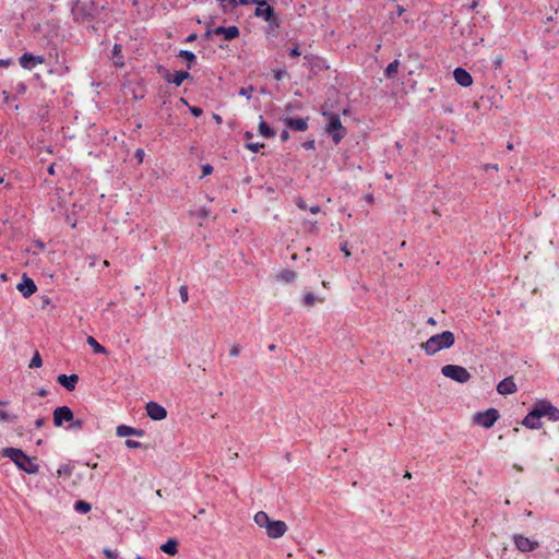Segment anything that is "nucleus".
Returning <instances> with one entry per match:
<instances>
[{"mask_svg":"<svg viewBox=\"0 0 559 559\" xmlns=\"http://www.w3.org/2000/svg\"><path fill=\"white\" fill-rule=\"evenodd\" d=\"M325 300V295L321 293L307 292L304 295L302 302L306 307H313L316 302H323Z\"/></svg>","mask_w":559,"mask_h":559,"instance_id":"24","label":"nucleus"},{"mask_svg":"<svg viewBox=\"0 0 559 559\" xmlns=\"http://www.w3.org/2000/svg\"><path fill=\"white\" fill-rule=\"evenodd\" d=\"M55 50V62L56 64H60L61 67V71L58 72L59 75H63L66 73H69L70 72V67H68L66 64V60H64V57H62V61H60V56H59V52L57 50V48L53 49Z\"/></svg>","mask_w":559,"mask_h":559,"instance_id":"35","label":"nucleus"},{"mask_svg":"<svg viewBox=\"0 0 559 559\" xmlns=\"http://www.w3.org/2000/svg\"><path fill=\"white\" fill-rule=\"evenodd\" d=\"M111 60H112V64L118 68V69H121L124 67L126 62H124V57H123V53H122V45L121 44H118V43H115L112 48H111Z\"/></svg>","mask_w":559,"mask_h":559,"instance_id":"20","label":"nucleus"},{"mask_svg":"<svg viewBox=\"0 0 559 559\" xmlns=\"http://www.w3.org/2000/svg\"><path fill=\"white\" fill-rule=\"evenodd\" d=\"M126 445L129 448V449H138V448H141V442L139 441H135V440H131V439H127L126 440Z\"/></svg>","mask_w":559,"mask_h":559,"instance_id":"60","label":"nucleus"},{"mask_svg":"<svg viewBox=\"0 0 559 559\" xmlns=\"http://www.w3.org/2000/svg\"><path fill=\"white\" fill-rule=\"evenodd\" d=\"M502 62H503V58L501 56H497L492 61V66L497 70L502 66Z\"/></svg>","mask_w":559,"mask_h":559,"instance_id":"61","label":"nucleus"},{"mask_svg":"<svg viewBox=\"0 0 559 559\" xmlns=\"http://www.w3.org/2000/svg\"><path fill=\"white\" fill-rule=\"evenodd\" d=\"M144 156H145V152H144L143 148L139 147V148L135 150L134 157L136 158L138 164H142L143 163Z\"/></svg>","mask_w":559,"mask_h":559,"instance_id":"54","label":"nucleus"},{"mask_svg":"<svg viewBox=\"0 0 559 559\" xmlns=\"http://www.w3.org/2000/svg\"><path fill=\"white\" fill-rule=\"evenodd\" d=\"M497 391L501 395H509L518 391V386L513 380V377H507L501 380L497 385Z\"/></svg>","mask_w":559,"mask_h":559,"instance_id":"18","label":"nucleus"},{"mask_svg":"<svg viewBox=\"0 0 559 559\" xmlns=\"http://www.w3.org/2000/svg\"><path fill=\"white\" fill-rule=\"evenodd\" d=\"M188 109L189 112L195 118H199L203 115V109L199 106L188 105Z\"/></svg>","mask_w":559,"mask_h":559,"instance_id":"46","label":"nucleus"},{"mask_svg":"<svg viewBox=\"0 0 559 559\" xmlns=\"http://www.w3.org/2000/svg\"><path fill=\"white\" fill-rule=\"evenodd\" d=\"M14 64L13 58H2L0 59V68H8L10 66Z\"/></svg>","mask_w":559,"mask_h":559,"instance_id":"58","label":"nucleus"},{"mask_svg":"<svg viewBox=\"0 0 559 559\" xmlns=\"http://www.w3.org/2000/svg\"><path fill=\"white\" fill-rule=\"evenodd\" d=\"M177 58L186 62L187 70L189 71L197 63V55L191 50H179L176 55Z\"/></svg>","mask_w":559,"mask_h":559,"instance_id":"25","label":"nucleus"},{"mask_svg":"<svg viewBox=\"0 0 559 559\" xmlns=\"http://www.w3.org/2000/svg\"><path fill=\"white\" fill-rule=\"evenodd\" d=\"M441 373L457 383H466L471 380L472 376L468 370L459 365H445L441 368Z\"/></svg>","mask_w":559,"mask_h":559,"instance_id":"6","label":"nucleus"},{"mask_svg":"<svg viewBox=\"0 0 559 559\" xmlns=\"http://www.w3.org/2000/svg\"><path fill=\"white\" fill-rule=\"evenodd\" d=\"M302 225L305 230L309 234L316 235L319 233V226L317 221L307 219L302 223Z\"/></svg>","mask_w":559,"mask_h":559,"instance_id":"36","label":"nucleus"},{"mask_svg":"<svg viewBox=\"0 0 559 559\" xmlns=\"http://www.w3.org/2000/svg\"><path fill=\"white\" fill-rule=\"evenodd\" d=\"M404 12H405V8L401 4H397L395 12H392L390 14V20L393 21L395 17H400Z\"/></svg>","mask_w":559,"mask_h":559,"instance_id":"50","label":"nucleus"},{"mask_svg":"<svg viewBox=\"0 0 559 559\" xmlns=\"http://www.w3.org/2000/svg\"><path fill=\"white\" fill-rule=\"evenodd\" d=\"M86 343L93 348L95 354H107V349L100 345L93 336H88Z\"/></svg>","mask_w":559,"mask_h":559,"instance_id":"34","label":"nucleus"},{"mask_svg":"<svg viewBox=\"0 0 559 559\" xmlns=\"http://www.w3.org/2000/svg\"><path fill=\"white\" fill-rule=\"evenodd\" d=\"M45 62V57L40 55H35L31 51H25L22 56L19 58L20 66L25 70H33L38 64H41Z\"/></svg>","mask_w":559,"mask_h":559,"instance_id":"11","label":"nucleus"},{"mask_svg":"<svg viewBox=\"0 0 559 559\" xmlns=\"http://www.w3.org/2000/svg\"><path fill=\"white\" fill-rule=\"evenodd\" d=\"M285 127L294 132H305L309 128V117H283Z\"/></svg>","mask_w":559,"mask_h":559,"instance_id":"9","label":"nucleus"},{"mask_svg":"<svg viewBox=\"0 0 559 559\" xmlns=\"http://www.w3.org/2000/svg\"><path fill=\"white\" fill-rule=\"evenodd\" d=\"M321 115L326 118L324 126L325 133L331 136V140L335 145H338L348 133L347 129L341 121L340 115L324 109L321 110Z\"/></svg>","mask_w":559,"mask_h":559,"instance_id":"2","label":"nucleus"},{"mask_svg":"<svg viewBox=\"0 0 559 559\" xmlns=\"http://www.w3.org/2000/svg\"><path fill=\"white\" fill-rule=\"evenodd\" d=\"M522 425L530 429H539L542 427L540 418L535 407L524 417Z\"/></svg>","mask_w":559,"mask_h":559,"instance_id":"19","label":"nucleus"},{"mask_svg":"<svg viewBox=\"0 0 559 559\" xmlns=\"http://www.w3.org/2000/svg\"><path fill=\"white\" fill-rule=\"evenodd\" d=\"M295 204L298 209L304 210V211H309L312 214H318L321 211L320 205L313 204L311 206H308L306 204V201L300 197L296 199Z\"/></svg>","mask_w":559,"mask_h":559,"instance_id":"31","label":"nucleus"},{"mask_svg":"<svg viewBox=\"0 0 559 559\" xmlns=\"http://www.w3.org/2000/svg\"><path fill=\"white\" fill-rule=\"evenodd\" d=\"M201 170H202V175L200 178L202 179L206 176L212 175V173L214 171V167L211 164H203L201 166Z\"/></svg>","mask_w":559,"mask_h":559,"instance_id":"47","label":"nucleus"},{"mask_svg":"<svg viewBox=\"0 0 559 559\" xmlns=\"http://www.w3.org/2000/svg\"><path fill=\"white\" fill-rule=\"evenodd\" d=\"M179 295H180V298H181L182 302H187L188 301L189 294H188V287L186 285H182L179 288Z\"/></svg>","mask_w":559,"mask_h":559,"instance_id":"52","label":"nucleus"},{"mask_svg":"<svg viewBox=\"0 0 559 559\" xmlns=\"http://www.w3.org/2000/svg\"><path fill=\"white\" fill-rule=\"evenodd\" d=\"M272 74L273 79L277 82L282 81L285 76H288V72L285 66L282 68L272 69Z\"/></svg>","mask_w":559,"mask_h":559,"instance_id":"37","label":"nucleus"},{"mask_svg":"<svg viewBox=\"0 0 559 559\" xmlns=\"http://www.w3.org/2000/svg\"><path fill=\"white\" fill-rule=\"evenodd\" d=\"M275 14H277V12L270 0H259L253 12V16L261 20L267 19Z\"/></svg>","mask_w":559,"mask_h":559,"instance_id":"13","label":"nucleus"},{"mask_svg":"<svg viewBox=\"0 0 559 559\" xmlns=\"http://www.w3.org/2000/svg\"><path fill=\"white\" fill-rule=\"evenodd\" d=\"M539 418L547 417L550 421H559V409L549 401L542 400L534 405Z\"/></svg>","mask_w":559,"mask_h":559,"instance_id":"8","label":"nucleus"},{"mask_svg":"<svg viewBox=\"0 0 559 559\" xmlns=\"http://www.w3.org/2000/svg\"><path fill=\"white\" fill-rule=\"evenodd\" d=\"M258 132L265 139H272L276 135V131L263 119V116H260Z\"/></svg>","mask_w":559,"mask_h":559,"instance_id":"22","label":"nucleus"},{"mask_svg":"<svg viewBox=\"0 0 559 559\" xmlns=\"http://www.w3.org/2000/svg\"><path fill=\"white\" fill-rule=\"evenodd\" d=\"M189 216L190 217H197V218H199L201 221H205L210 216V209H207L206 206H201L197 211H189Z\"/></svg>","mask_w":559,"mask_h":559,"instance_id":"33","label":"nucleus"},{"mask_svg":"<svg viewBox=\"0 0 559 559\" xmlns=\"http://www.w3.org/2000/svg\"><path fill=\"white\" fill-rule=\"evenodd\" d=\"M254 523L265 530L270 538H280L288 530L286 523L281 520H272L264 511H259L254 514Z\"/></svg>","mask_w":559,"mask_h":559,"instance_id":"3","label":"nucleus"},{"mask_svg":"<svg viewBox=\"0 0 559 559\" xmlns=\"http://www.w3.org/2000/svg\"><path fill=\"white\" fill-rule=\"evenodd\" d=\"M288 56L290 58H298L301 56L300 44L298 41L294 43L290 47L287 48Z\"/></svg>","mask_w":559,"mask_h":559,"instance_id":"38","label":"nucleus"},{"mask_svg":"<svg viewBox=\"0 0 559 559\" xmlns=\"http://www.w3.org/2000/svg\"><path fill=\"white\" fill-rule=\"evenodd\" d=\"M295 278V272L292 270H283L277 275V280H294Z\"/></svg>","mask_w":559,"mask_h":559,"instance_id":"43","label":"nucleus"},{"mask_svg":"<svg viewBox=\"0 0 559 559\" xmlns=\"http://www.w3.org/2000/svg\"><path fill=\"white\" fill-rule=\"evenodd\" d=\"M1 95L5 104H9L12 100H16L17 98L16 95H12L8 91H2Z\"/></svg>","mask_w":559,"mask_h":559,"instance_id":"53","label":"nucleus"},{"mask_svg":"<svg viewBox=\"0 0 559 559\" xmlns=\"http://www.w3.org/2000/svg\"><path fill=\"white\" fill-rule=\"evenodd\" d=\"M138 85L140 86V88L142 90L141 93H139L136 90H132V98L134 100H140V99H143L145 97V93H144V83L143 82H139Z\"/></svg>","mask_w":559,"mask_h":559,"instance_id":"42","label":"nucleus"},{"mask_svg":"<svg viewBox=\"0 0 559 559\" xmlns=\"http://www.w3.org/2000/svg\"><path fill=\"white\" fill-rule=\"evenodd\" d=\"M453 79L462 87H469L474 82L472 74L462 67L454 69Z\"/></svg>","mask_w":559,"mask_h":559,"instance_id":"16","label":"nucleus"},{"mask_svg":"<svg viewBox=\"0 0 559 559\" xmlns=\"http://www.w3.org/2000/svg\"><path fill=\"white\" fill-rule=\"evenodd\" d=\"M14 91H15V94L16 95H23L26 93L27 91V85L25 82H19L15 86H14Z\"/></svg>","mask_w":559,"mask_h":559,"instance_id":"49","label":"nucleus"},{"mask_svg":"<svg viewBox=\"0 0 559 559\" xmlns=\"http://www.w3.org/2000/svg\"><path fill=\"white\" fill-rule=\"evenodd\" d=\"M399 67H400V60L399 59H394L393 61H391L384 69L383 71V74L386 79L391 80V79H394L395 75L397 74L399 72Z\"/></svg>","mask_w":559,"mask_h":559,"instance_id":"29","label":"nucleus"},{"mask_svg":"<svg viewBox=\"0 0 559 559\" xmlns=\"http://www.w3.org/2000/svg\"><path fill=\"white\" fill-rule=\"evenodd\" d=\"M103 554L108 558V559H118V552L117 551H114L109 548H104L103 550Z\"/></svg>","mask_w":559,"mask_h":559,"instance_id":"56","label":"nucleus"},{"mask_svg":"<svg viewBox=\"0 0 559 559\" xmlns=\"http://www.w3.org/2000/svg\"><path fill=\"white\" fill-rule=\"evenodd\" d=\"M301 146L306 150V151H311V150H314L316 148V141L314 139H309L305 142L301 143Z\"/></svg>","mask_w":559,"mask_h":559,"instance_id":"51","label":"nucleus"},{"mask_svg":"<svg viewBox=\"0 0 559 559\" xmlns=\"http://www.w3.org/2000/svg\"><path fill=\"white\" fill-rule=\"evenodd\" d=\"M4 457L10 459L23 472L27 474H37L39 471L38 464L34 459L26 455L22 450L16 448H5L2 451Z\"/></svg>","mask_w":559,"mask_h":559,"instance_id":"5","label":"nucleus"},{"mask_svg":"<svg viewBox=\"0 0 559 559\" xmlns=\"http://www.w3.org/2000/svg\"><path fill=\"white\" fill-rule=\"evenodd\" d=\"M145 408L146 414L153 420H162L165 419L167 416L166 408L156 402H148Z\"/></svg>","mask_w":559,"mask_h":559,"instance_id":"17","label":"nucleus"},{"mask_svg":"<svg viewBox=\"0 0 559 559\" xmlns=\"http://www.w3.org/2000/svg\"><path fill=\"white\" fill-rule=\"evenodd\" d=\"M66 223L69 224L72 228H75L76 227V224H78V219H76V216H75V213H69L66 215V218H64Z\"/></svg>","mask_w":559,"mask_h":559,"instance_id":"48","label":"nucleus"},{"mask_svg":"<svg viewBox=\"0 0 559 559\" xmlns=\"http://www.w3.org/2000/svg\"><path fill=\"white\" fill-rule=\"evenodd\" d=\"M74 509L81 513H87L91 510V504L86 501L79 500L74 504Z\"/></svg>","mask_w":559,"mask_h":559,"instance_id":"40","label":"nucleus"},{"mask_svg":"<svg viewBox=\"0 0 559 559\" xmlns=\"http://www.w3.org/2000/svg\"><path fill=\"white\" fill-rule=\"evenodd\" d=\"M318 56L317 55H312V53H308L304 57V59L307 61L309 68L311 67V64L314 62V59H317Z\"/></svg>","mask_w":559,"mask_h":559,"instance_id":"62","label":"nucleus"},{"mask_svg":"<svg viewBox=\"0 0 559 559\" xmlns=\"http://www.w3.org/2000/svg\"><path fill=\"white\" fill-rule=\"evenodd\" d=\"M46 247V243L41 239H33L31 247L26 249V252L38 254L39 252L45 251Z\"/></svg>","mask_w":559,"mask_h":559,"instance_id":"32","label":"nucleus"},{"mask_svg":"<svg viewBox=\"0 0 559 559\" xmlns=\"http://www.w3.org/2000/svg\"><path fill=\"white\" fill-rule=\"evenodd\" d=\"M455 336L451 331H443L442 333L430 336L421 348L428 356H433L442 349H448L454 345Z\"/></svg>","mask_w":559,"mask_h":559,"instance_id":"4","label":"nucleus"},{"mask_svg":"<svg viewBox=\"0 0 559 559\" xmlns=\"http://www.w3.org/2000/svg\"><path fill=\"white\" fill-rule=\"evenodd\" d=\"M160 550L169 556H175L178 552V542L170 538L160 546Z\"/></svg>","mask_w":559,"mask_h":559,"instance_id":"30","label":"nucleus"},{"mask_svg":"<svg viewBox=\"0 0 559 559\" xmlns=\"http://www.w3.org/2000/svg\"><path fill=\"white\" fill-rule=\"evenodd\" d=\"M330 69V64L328 60L323 57L318 56L317 59H314V62L309 68L310 73L313 75H317L320 71H325Z\"/></svg>","mask_w":559,"mask_h":559,"instance_id":"26","label":"nucleus"},{"mask_svg":"<svg viewBox=\"0 0 559 559\" xmlns=\"http://www.w3.org/2000/svg\"><path fill=\"white\" fill-rule=\"evenodd\" d=\"M156 72L164 79V76L169 72V70L163 64L155 66Z\"/></svg>","mask_w":559,"mask_h":559,"instance_id":"59","label":"nucleus"},{"mask_svg":"<svg viewBox=\"0 0 559 559\" xmlns=\"http://www.w3.org/2000/svg\"><path fill=\"white\" fill-rule=\"evenodd\" d=\"M43 365V359L38 352L34 354V356L31 359V362L28 365L29 368H39Z\"/></svg>","mask_w":559,"mask_h":559,"instance_id":"41","label":"nucleus"},{"mask_svg":"<svg viewBox=\"0 0 559 559\" xmlns=\"http://www.w3.org/2000/svg\"><path fill=\"white\" fill-rule=\"evenodd\" d=\"M68 4L73 22L84 24L94 32L97 31L95 24L105 22L107 17L106 0H70Z\"/></svg>","mask_w":559,"mask_h":559,"instance_id":"1","label":"nucleus"},{"mask_svg":"<svg viewBox=\"0 0 559 559\" xmlns=\"http://www.w3.org/2000/svg\"><path fill=\"white\" fill-rule=\"evenodd\" d=\"M498 419L499 412L496 408L478 412L473 417L474 423L484 428H491Z\"/></svg>","mask_w":559,"mask_h":559,"instance_id":"7","label":"nucleus"},{"mask_svg":"<svg viewBox=\"0 0 559 559\" xmlns=\"http://www.w3.org/2000/svg\"><path fill=\"white\" fill-rule=\"evenodd\" d=\"M171 80L174 81V85L176 87H179L187 80H189L190 82H193V76L191 75L190 71H188V70H175L173 72Z\"/></svg>","mask_w":559,"mask_h":559,"instance_id":"23","label":"nucleus"},{"mask_svg":"<svg viewBox=\"0 0 559 559\" xmlns=\"http://www.w3.org/2000/svg\"><path fill=\"white\" fill-rule=\"evenodd\" d=\"M84 421L82 419H74L70 421V425L67 427L68 430H79L83 427Z\"/></svg>","mask_w":559,"mask_h":559,"instance_id":"45","label":"nucleus"},{"mask_svg":"<svg viewBox=\"0 0 559 559\" xmlns=\"http://www.w3.org/2000/svg\"><path fill=\"white\" fill-rule=\"evenodd\" d=\"M266 25L263 27V33L266 38H276L278 36V31L282 26V19L278 14L270 16L263 20Z\"/></svg>","mask_w":559,"mask_h":559,"instance_id":"12","label":"nucleus"},{"mask_svg":"<svg viewBox=\"0 0 559 559\" xmlns=\"http://www.w3.org/2000/svg\"><path fill=\"white\" fill-rule=\"evenodd\" d=\"M214 35L222 36L225 41H231L240 36V29L237 25L214 27Z\"/></svg>","mask_w":559,"mask_h":559,"instance_id":"14","label":"nucleus"},{"mask_svg":"<svg viewBox=\"0 0 559 559\" xmlns=\"http://www.w3.org/2000/svg\"><path fill=\"white\" fill-rule=\"evenodd\" d=\"M245 147L252 153H259L261 151V148L264 147V143H262V142H246Z\"/></svg>","mask_w":559,"mask_h":559,"instance_id":"39","label":"nucleus"},{"mask_svg":"<svg viewBox=\"0 0 559 559\" xmlns=\"http://www.w3.org/2000/svg\"><path fill=\"white\" fill-rule=\"evenodd\" d=\"M213 20L209 22L205 33L201 35L202 38L209 39L214 34V28H211Z\"/></svg>","mask_w":559,"mask_h":559,"instance_id":"55","label":"nucleus"},{"mask_svg":"<svg viewBox=\"0 0 559 559\" xmlns=\"http://www.w3.org/2000/svg\"><path fill=\"white\" fill-rule=\"evenodd\" d=\"M117 436L119 437H128V436H143V431L140 429L132 428L130 426L120 425L117 427Z\"/></svg>","mask_w":559,"mask_h":559,"instance_id":"28","label":"nucleus"},{"mask_svg":"<svg viewBox=\"0 0 559 559\" xmlns=\"http://www.w3.org/2000/svg\"><path fill=\"white\" fill-rule=\"evenodd\" d=\"M512 538L516 549L521 552H531L539 547L537 540L531 539L522 534H514Z\"/></svg>","mask_w":559,"mask_h":559,"instance_id":"10","label":"nucleus"},{"mask_svg":"<svg viewBox=\"0 0 559 559\" xmlns=\"http://www.w3.org/2000/svg\"><path fill=\"white\" fill-rule=\"evenodd\" d=\"M16 288L24 297H29L37 290L35 282H19Z\"/></svg>","mask_w":559,"mask_h":559,"instance_id":"27","label":"nucleus"},{"mask_svg":"<svg viewBox=\"0 0 559 559\" xmlns=\"http://www.w3.org/2000/svg\"><path fill=\"white\" fill-rule=\"evenodd\" d=\"M289 129H284L281 134H280V139L282 142H287L289 140V132H288Z\"/></svg>","mask_w":559,"mask_h":559,"instance_id":"64","label":"nucleus"},{"mask_svg":"<svg viewBox=\"0 0 559 559\" xmlns=\"http://www.w3.org/2000/svg\"><path fill=\"white\" fill-rule=\"evenodd\" d=\"M73 412L68 406H59L53 411V425L61 427L64 423L73 420Z\"/></svg>","mask_w":559,"mask_h":559,"instance_id":"15","label":"nucleus"},{"mask_svg":"<svg viewBox=\"0 0 559 559\" xmlns=\"http://www.w3.org/2000/svg\"><path fill=\"white\" fill-rule=\"evenodd\" d=\"M254 91V87L252 85H249L247 87H241L238 92L240 96H245L247 99H250L252 97V93Z\"/></svg>","mask_w":559,"mask_h":559,"instance_id":"44","label":"nucleus"},{"mask_svg":"<svg viewBox=\"0 0 559 559\" xmlns=\"http://www.w3.org/2000/svg\"><path fill=\"white\" fill-rule=\"evenodd\" d=\"M57 381L59 384H61L63 388H66L68 391H73L75 389V385L79 381L78 374H59L57 378Z\"/></svg>","mask_w":559,"mask_h":559,"instance_id":"21","label":"nucleus"},{"mask_svg":"<svg viewBox=\"0 0 559 559\" xmlns=\"http://www.w3.org/2000/svg\"><path fill=\"white\" fill-rule=\"evenodd\" d=\"M230 356L237 357L240 354V346L239 345H233L229 350Z\"/></svg>","mask_w":559,"mask_h":559,"instance_id":"63","label":"nucleus"},{"mask_svg":"<svg viewBox=\"0 0 559 559\" xmlns=\"http://www.w3.org/2000/svg\"><path fill=\"white\" fill-rule=\"evenodd\" d=\"M340 250L344 253V255L346 258H348L350 255V251H349L347 241H343L340 243Z\"/></svg>","mask_w":559,"mask_h":559,"instance_id":"57","label":"nucleus"}]
</instances>
